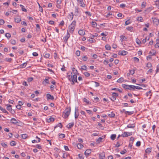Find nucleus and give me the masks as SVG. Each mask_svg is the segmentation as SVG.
<instances>
[{"label": "nucleus", "mask_w": 159, "mask_h": 159, "mask_svg": "<svg viewBox=\"0 0 159 159\" xmlns=\"http://www.w3.org/2000/svg\"><path fill=\"white\" fill-rule=\"evenodd\" d=\"M70 74L69 75V73H68L67 76L69 81L71 82V84L72 85H74L75 82L78 83L77 80V75H73L71 72H70Z\"/></svg>", "instance_id": "obj_1"}, {"label": "nucleus", "mask_w": 159, "mask_h": 159, "mask_svg": "<svg viewBox=\"0 0 159 159\" xmlns=\"http://www.w3.org/2000/svg\"><path fill=\"white\" fill-rule=\"evenodd\" d=\"M71 111L70 107H67L66 108L65 110L63 112L62 116L64 118H68L70 115Z\"/></svg>", "instance_id": "obj_2"}, {"label": "nucleus", "mask_w": 159, "mask_h": 159, "mask_svg": "<svg viewBox=\"0 0 159 159\" xmlns=\"http://www.w3.org/2000/svg\"><path fill=\"white\" fill-rule=\"evenodd\" d=\"M76 21L74 20L71 24L69 26V32L71 34H73L76 25Z\"/></svg>", "instance_id": "obj_3"}, {"label": "nucleus", "mask_w": 159, "mask_h": 159, "mask_svg": "<svg viewBox=\"0 0 159 159\" xmlns=\"http://www.w3.org/2000/svg\"><path fill=\"white\" fill-rule=\"evenodd\" d=\"M78 3L81 7L84 8L85 7V4L84 3L83 0H77Z\"/></svg>", "instance_id": "obj_4"}, {"label": "nucleus", "mask_w": 159, "mask_h": 159, "mask_svg": "<svg viewBox=\"0 0 159 159\" xmlns=\"http://www.w3.org/2000/svg\"><path fill=\"white\" fill-rule=\"evenodd\" d=\"M132 134V132H125L121 135V136L123 137H127L131 135Z\"/></svg>", "instance_id": "obj_5"}, {"label": "nucleus", "mask_w": 159, "mask_h": 159, "mask_svg": "<svg viewBox=\"0 0 159 159\" xmlns=\"http://www.w3.org/2000/svg\"><path fill=\"white\" fill-rule=\"evenodd\" d=\"M128 52L126 51L123 50L122 51H119L118 52V54L120 55H125L127 54Z\"/></svg>", "instance_id": "obj_6"}, {"label": "nucleus", "mask_w": 159, "mask_h": 159, "mask_svg": "<svg viewBox=\"0 0 159 159\" xmlns=\"http://www.w3.org/2000/svg\"><path fill=\"white\" fill-rule=\"evenodd\" d=\"M70 37V34L69 33L68 31H67V33L66 36L64 37V40L65 42H66L68 40V39Z\"/></svg>", "instance_id": "obj_7"}, {"label": "nucleus", "mask_w": 159, "mask_h": 159, "mask_svg": "<svg viewBox=\"0 0 159 159\" xmlns=\"http://www.w3.org/2000/svg\"><path fill=\"white\" fill-rule=\"evenodd\" d=\"M11 121L13 124H16L19 123L18 121L14 118H11Z\"/></svg>", "instance_id": "obj_8"}, {"label": "nucleus", "mask_w": 159, "mask_h": 159, "mask_svg": "<svg viewBox=\"0 0 159 159\" xmlns=\"http://www.w3.org/2000/svg\"><path fill=\"white\" fill-rule=\"evenodd\" d=\"M46 97L48 100H49V99L53 100L54 98V97L53 96L51 95L49 93H47L46 94Z\"/></svg>", "instance_id": "obj_9"}, {"label": "nucleus", "mask_w": 159, "mask_h": 159, "mask_svg": "<svg viewBox=\"0 0 159 159\" xmlns=\"http://www.w3.org/2000/svg\"><path fill=\"white\" fill-rule=\"evenodd\" d=\"M71 69L72 70V72H71L72 73H73L74 75H77V74H78V71L77 70L75 69V68L74 67H72ZM70 72H69V73H70ZM70 74V73H69V75Z\"/></svg>", "instance_id": "obj_10"}, {"label": "nucleus", "mask_w": 159, "mask_h": 159, "mask_svg": "<svg viewBox=\"0 0 159 159\" xmlns=\"http://www.w3.org/2000/svg\"><path fill=\"white\" fill-rule=\"evenodd\" d=\"M47 121L49 123L51 122L54 121V119L52 116H50L49 118H47Z\"/></svg>", "instance_id": "obj_11"}, {"label": "nucleus", "mask_w": 159, "mask_h": 159, "mask_svg": "<svg viewBox=\"0 0 159 159\" xmlns=\"http://www.w3.org/2000/svg\"><path fill=\"white\" fill-rule=\"evenodd\" d=\"M99 158L100 159H105V153L102 152L101 154H99Z\"/></svg>", "instance_id": "obj_12"}, {"label": "nucleus", "mask_w": 159, "mask_h": 159, "mask_svg": "<svg viewBox=\"0 0 159 159\" xmlns=\"http://www.w3.org/2000/svg\"><path fill=\"white\" fill-rule=\"evenodd\" d=\"M91 149H87L84 152L85 155L87 157L91 153Z\"/></svg>", "instance_id": "obj_13"}, {"label": "nucleus", "mask_w": 159, "mask_h": 159, "mask_svg": "<svg viewBox=\"0 0 159 159\" xmlns=\"http://www.w3.org/2000/svg\"><path fill=\"white\" fill-rule=\"evenodd\" d=\"M74 125V122H72L71 123H70L68 124L66 126V127L70 129L73 127Z\"/></svg>", "instance_id": "obj_14"}, {"label": "nucleus", "mask_w": 159, "mask_h": 159, "mask_svg": "<svg viewBox=\"0 0 159 159\" xmlns=\"http://www.w3.org/2000/svg\"><path fill=\"white\" fill-rule=\"evenodd\" d=\"M15 21L16 23H19L21 21V18L20 16H17L15 18Z\"/></svg>", "instance_id": "obj_15"}, {"label": "nucleus", "mask_w": 159, "mask_h": 159, "mask_svg": "<svg viewBox=\"0 0 159 159\" xmlns=\"http://www.w3.org/2000/svg\"><path fill=\"white\" fill-rule=\"evenodd\" d=\"M69 156V154L68 153L66 152H64L63 153L62 157L64 158H66L68 157Z\"/></svg>", "instance_id": "obj_16"}, {"label": "nucleus", "mask_w": 159, "mask_h": 159, "mask_svg": "<svg viewBox=\"0 0 159 159\" xmlns=\"http://www.w3.org/2000/svg\"><path fill=\"white\" fill-rule=\"evenodd\" d=\"M78 33L80 35H84L85 34V32L82 30H79Z\"/></svg>", "instance_id": "obj_17"}, {"label": "nucleus", "mask_w": 159, "mask_h": 159, "mask_svg": "<svg viewBox=\"0 0 159 159\" xmlns=\"http://www.w3.org/2000/svg\"><path fill=\"white\" fill-rule=\"evenodd\" d=\"M122 87L124 89H129V85H128L125 84H122Z\"/></svg>", "instance_id": "obj_18"}, {"label": "nucleus", "mask_w": 159, "mask_h": 159, "mask_svg": "<svg viewBox=\"0 0 159 159\" xmlns=\"http://www.w3.org/2000/svg\"><path fill=\"white\" fill-rule=\"evenodd\" d=\"M152 151L151 148H148L147 149H146L145 152L147 154H149L150 152H151Z\"/></svg>", "instance_id": "obj_19"}, {"label": "nucleus", "mask_w": 159, "mask_h": 159, "mask_svg": "<svg viewBox=\"0 0 159 159\" xmlns=\"http://www.w3.org/2000/svg\"><path fill=\"white\" fill-rule=\"evenodd\" d=\"M0 110H1L3 112L5 113L8 114V112H7L5 109L3 108L2 107L0 106Z\"/></svg>", "instance_id": "obj_20"}, {"label": "nucleus", "mask_w": 159, "mask_h": 159, "mask_svg": "<svg viewBox=\"0 0 159 159\" xmlns=\"http://www.w3.org/2000/svg\"><path fill=\"white\" fill-rule=\"evenodd\" d=\"M153 21V23H155L156 25H158L159 23V20L157 19L154 18Z\"/></svg>", "instance_id": "obj_21"}, {"label": "nucleus", "mask_w": 159, "mask_h": 159, "mask_svg": "<svg viewBox=\"0 0 159 159\" xmlns=\"http://www.w3.org/2000/svg\"><path fill=\"white\" fill-rule=\"evenodd\" d=\"M108 115L111 118H114L115 116V114L113 112H111L110 114H108Z\"/></svg>", "instance_id": "obj_22"}, {"label": "nucleus", "mask_w": 159, "mask_h": 159, "mask_svg": "<svg viewBox=\"0 0 159 159\" xmlns=\"http://www.w3.org/2000/svg\"><path fill=\"white\" fill-rule=\"evenodd\" d=\"M129 90H135V86L133 85H129Z\"/></svg>", "instance_id": "obj_23"}, {"label": "nucleus", "mask_w": 159, "mask_h": 159, "mask_svg": "<svg viewBox=\"0 0 159 159\" xmlns=\"http://www.w3.org/2000/svg\"><path fill=\"white\" fill-rule=\"evenodd\" d=\"M126 30L128 31L132 32L133 30V28L131 26H128L126 28Z\"/></svg>", "instance_id": "obj_24"}, {"label": "nucleus", "mask_w": 159, "mask_h": 159, "mask_svg": "<svg viewBox=\"0 0 159 159\" xmlns=\"http://www.w3.org/2000/svg\"><path fill=\"white\" fill-rule=\"evenodd\" d=\"M135 126L134 124H129L127 125V127L128 128H133Z\"/></svg>", "instance_id": "obj_25"}, {"label": "nucleus", "mask_w": 159, "mask_h": 159, "mask_svg": "<svg viewBox=\"0 0 159 159\" xmlns=\"http://www.w3.org/2000/svg\"><path fill=\"white\" fill-rule=\"evenodd\" d=\"M116 134H112L110 137L111 139L112 140H114L116 138Z\"/></svg>", "instance_id": "obj_26"}, {"label": "nucleus", "mask_w": 159, "mask_h": 159, "mask_svg": "<svg viewBox=\"0 0 159 159\" xmlns=\"http://www.w3.org/2000/svg\"><path fill=\"white\" fill-rule=\"evenodd\" d=\"M146 5V2H142L141 7L142 8H144L145 7Z\"/></svg>", "instance_id": "obj_27"}, {"label": "nucleus", "mask_w": 159, "mask_h": 159, "mask_svg": "<svg viewBox=\"0 0 159 159\" xmlns=\"http://www.w3.org/2000/svg\"><path fill=\"white\" fill-rule=\"evenodd\" d=\"M20 6L21 8V9L22 11L26 12L27 11V10L25 8L24 6L22 5H20Z\"/></svg>", "instance_id": "obj_28"}, {"label": "nucleus", "mask_w": 159, "mask_h": 159, "mask_svg": "<svg viewBox=\"0 0 159 159\" xmlns=\"http://www.w3.org/2000/svg\"><path fill=\"white\" fill-rule=\"evenodd\" d=\"M78 9L77 7H75V15L78 16Z\"/></svg>", "instance_id": "obj_29"}, {"label": "nucleus", "mask_w": 159, "mask_h": 159, "mask_svg": "<svg viewBox=\"0 0 159 159\" xmlns=\"http://www.w3.org/2000/svg\"><path fill=\"white\" fill-rule=\"evenodd\" d=\"M124 81V79L122 77H121L118 79L117 81V82L118 83H121L123 82Z\"/></svg>", "instance_id": "obj_30"}, {"label": "nucleus", "mask_w": 159, "mask_h": 159, "mask_svg": "<svg viewBox=\"0 0 159 159\" xmlns=\"http://www.w3.org/2000/svg\"><path fill=\"white\" fill-rule=\"evenodd\" d=\"M105 48L107 50H110L111 49V46L108 44L106 45L105 46Z\"/></svg>", "instance_id": "obj_31"}, {"label": "nucleus", "mask_w": 159, "mask_h": 159, "mask_svg": "<svg viewBox=\"0 0 159 159\" xmlns=\"http://www.w3.org/2000/svg\"><path fill=\"white\" fill-rule=\"evenodd\" d=\"M6 106H7V109L8 111H9V110L11 109V105L9 104H7L6 105Z\"/></svg>", "instance_id": "obj_32"}, {"label": "nucleus", "mask_w": 159, "mask_h": 159, "mask_svg": "<svg viewBox=\"0 0 159 159\" xmlns=\"http://www.w3.org/2000/svg\"><path fill=\"white\" fill-rule=\"evenodd\" d=\"M77 147L78 148L81 149L83 147V146L81 143H79L77 145Z\"/></svg>", "instance_id": "obj_33"}, {"label": "nucleus", "mask_w": 159, "mask_h": 159, "mask_svg": "<svg viewBox=\"0 0 159 159\" xmlns=\"http://www.w3.org/2000/svg\"><path fill=\"white\" fill-rule=\"evenodd\" d=\"M5 36L8 39H9L11 37V35L9 33H6L5 34Z\"/></svg>", "instance_id": "obj_34"}, {"label": "nucleus", "mask_w": 159, "mask_h": 159, "mask_svg": "<svg viewBox=\"0 0 159 159\" xmlns=\"http://www.w3.org/2000/svg\"><path fill=\"white\" fill-rule=\"evenodd\" d=\"M27 137V135L25 134H23L21 135V137L23 139H26Z\"/></svg>", "instance_id": "obj_35"}, {"label": "nucleus", "mask_w": 159, "mask_h": 159, "mask_svg": "<svg viewBox=\"0 0 159 159\" xmlns=\"http://www.w3.org/2000/svg\"><path fill=\"white\" fill-rule=\"evenodd\" d=\"M103 138L102 137H100L98 139H97L96 142L98 143H99L102 141Z\"/></svg>", "instance_id": "obj_36"}, {"label": "nucleus", "mask_w": 159, "mask_h": 159, "mask_svg": "<svg viewBox=\"0 0 159 159\" xmlns=\"http://www.w3.org/2000/svg\"><path fill=\"white\" fill-rule=\"evenodd\" d=\"M69 16L70 17V18L71 19V20H72L73 18L74 15L73 13L72 12L70 13L69 15Z\"/></svg>", "instance_id": "obj_37"}, {"label": "nucleus", "mask_w": 159, "mask_h": 159, "mask_svg": "<svg viewBox=\"0 0 159 159\" xmlns=\"http://www.w3.org/2000/svg\"><path fill=\"white\" fill-rule=\"evenodd\" d=\"M120 40H121V41L122 42L123 40H125L126 38L125 37L124 35H121L120 36Z\"/></svg>", "instance_id": "obj_38"}, {"label": "nucleus", "mask_w": 159, "mask_h": 159, "mask_svg": "<svg viewBox=\"0 0 159 159\" xmlns=\"http://www.w3.org/2000/svg\"><path fill=\"white\" fill-rule=\"evenodd\" d=\"M129 73L131 75H133L135 73V70L134 69H132L129 70Z\"/></svg>", "instance_id": "obj_39"}, {"label": "nucleus", "mask_w": 159, "mask_h": 159, "mask_svg": "<svg viewBox=\"0 0 159 159\" xmlns=\"http://www.w3.org/2000/svg\"><path fill=\"white\" fill-rule=\"evenodd\" d=\"M156 53V51L154 50H152V51H150L149 52V54H151L152 56H153L155 55Z\"/></svg>", "instance_id": "obj_40"}, {"label": "nucleus", "mask_w": 159, "mask_h": 159, "mask_svg": "<svg viewBox=\"0 0 159 159\" xmlns=\"http://www.w3.org/2000/svg\"><path fill=\"white\" fill-rule=\"evenodd\" d=\"M65 137V135L63 134H61L59 135V137L61 139H63Z\"/></svg>", "instance_id": "obj_41"}, {"label": "nucleus", "mask_w": 159, "mask_h": 159, "mask_svg": "<svg viewBox=\"0 0 159 159\" xmlns=\"http://www.w3.org/2000/svg\"><path fill=\"white\" fill-rule=\"evenodd\" d=\"M16 143L15 141H12L11 142L10 145L11 146H14L16 145Z\"/></svg>", "instance_id": "obj_42"}, {"label": "nucleus", "mask_w": 159, "mask_h": 159, "mask_svg": "<svg viewBox=\"0 0 159 159\" xmlns=\"http://www.w3.org/2000/svg\"><path fill=\"white\" fill-rule=\"evenodd\" d=\"M146 66L148 68L150 67H152L151 63L150 62L148 63L147 64Z\"/></svg>", "instance_id": "obj_43"}, {"label": "nucleus", "mask_w": 159, "mask_h": 159, "mask_svg": "<svg viewBox=\"0 0 159 159\" xmlns=\"http://www.w3.org/2000/svg\"><path fill=\"white\" fill-rule=\"evenodd\" d=\"M88 57L87 56H84L82 57V59L84 61H86L88 60Z\"/></svg>", "instance_id": "obj_44"}, {"label": "nucleus", "mask_w": 159, "mask_h": 159, "mask_svg": "<svg viewBox=\"0 0 159 159\" xmlns=\"http://www.w3.org/2000/svg\"><path fill=\"white\" fill-rule=\"evenodd\" d=\"M92 25L93 27H95L97 25V23L95 22L92 21Z\"/></svg>", "instance_id": "obj_45"}, {"label": "nucleus", "mask_w": 159, "mask_h": 159, "mask_svg": "<svg viewBox=\"0 0 159 159\" xmlns=\"http://www.w3.org/2000/svg\"><path fill=\"white\" fill-rule=\"evenodd\" d=\"M1 144L4 148H7V145L5 143H2Z\"/></svg>", "instance_id": "obj_46"}, {"label": "nucleus", "mask_w": 159, "mask_h": 159, "mask_svg": "<svg viewBox=\"0 0 159 159\" xmlns=\"http://www.w3.org/2000/svg\"><path fill=\"white\" fill-rule=\"evenodd\" d=\"M125 114H128L129 115H131L133 114V112L132 111H125Z\"/></svg>", "instance_id": "obj_47"}, {"label": "nucleus", "mask_w": 159, "mask_h": 159, "mask_svg": "<svg viewBox=\"0 0 159 159\" xmlns=\"http://www.w3.org/2000/svg\"><path fill=\"white\" fill-rule=\"evenodd\" d=\"M136 43L138 44H139L141 43V42L140 40L138 38H137L136 39Z\"/></svg>", "instance_id": "obj_48"}, {"label": "nucleus", "mask_w": 159, "mask_h": 159, "mask_svg": "<svg viewBox=\"0 0 159 159\" xmlns=\"http://www.w3.org/2000/svg\"><path fill=\"white\" fill-rule=\"evenodd\" d=\"M44 83H45L47 84H49V81L47 79H45L43 81V84H44Z\"/></svg>", "instance_id": "obj_49"}, {"label": "nucleus", "mask_w": 159, "mask_h": 159, "mask_svg": "<svg viewBox=\"0 0 159 159\" xmlns=\"http://www.w3.org/2000/svg\"><path fill=\"white\" fill-rule=\"evenodd\" d=\"M84 74L86 77H89L90 75V74L88 72H85Z\"/></svg>", "instance_id": "obj_50"}, {"label": "nucleus", "mask_w": 159, "mask_h": 159, "mask_svg": "<svg viewBox=\"0 0 159 159\" xmlns=\"http://www.w3.org/2000/svg\"><path fill=\"white\" fill-rule=\"evenodd\" d=\"M85 13L86 14L88 15L89 16H92L91 13L89 11H86L85 12Z\"/></svg>", "instance_id": "obj_51"}, {"label": "nucleus", "mask_w": 159, "mask_h": 159, "mask_svg": "<svg viewBox=\"0 0 159 159\" xmlns=\"http://www.w3.org/2000/svg\"><path fill=\"white\" fill-rule=\"evenodd\" d=\"M5 23L3 19L0 20V25H3Z\"/></svg>", "instance_id": "obj_52"}, {"label": "nucleus", "mask_w": 159, "mask_h": 159, "mask_svg": "<svg viewBox=\"0 0 159 159\" xmlns=\"http://www.w3.org/2000/svg\"><path fill=\"white\" fill-rule=\"evenodd\" d=\"M80 52L79 50L75 52V54L77 56H80Z\"/></svg>", "instance_id": "obj_53"}, {"label": "nucleus", "mask_w": 159, "mask_h": 159, "mask_svg": "<svg viewBox=\"0 0 159 159\" xmlns=\"http://www.w3.org/2000/svg\"><path fill=\"white\" fill-rule=\"evenodd\" d=\"M11 43L13 44V45H15L16 43V41L15 40H11Z\"/></svg>", "instance_id": "obj_54"}, {"label": "nucleus", "mask_w": 159, "mask_h": 159, "mask_svg": "<svg viewBox=\"0 0 159 159\" xmlns=\"http://www.w3.org/2000/svg\"><path fill=\"white\" fill-rule=\"evenodd\" d=\"M87 68V67L85 65L81 67V69L82 70H86Z\"/></svg>", "instance_id": "obj_55"}, {"label": "nucleus", "mask_w": 159, "mask_h": 159, "mask_svg": "<svg viewBox=\"0 0 159 159\" xmlns=\"http://www.w3.org/2000/svg\"><path fill=\"white\" fill-rule=\"evenodd\" d=\"M134 60L136 62H138L139 61V59L135 57H134Z\"/></svg>", "instance_id": "obj_56"}, {"label": "nucleus", "mask_w": 159, "mask_h": 159, "mask_svg": "<svg viewBox=\"0 0 159 159\" xmlns=\"http://www.w3.org/2000/svg\"><path fill=\"white\" fill-rule=\"evenodd\" d=\"M27 64L26 62L24 63L21 65L22 68H24L26 67Z\"/></svg>", "instance_id": "obj_57"}, {"label": "nucleus", "mask_w": 159, "mask_h": 159, "mask_svg": "<svg viewBox=\"0 0 159 159\" xmlns=\"http://www.w3.org/2000/svg\"><path fill=\"white\" fill-rule=\"evenodd\" d=\"M112 96L116 97H117L118 96V94L116 93H112Z\"/></svg>", "instance_id": "obj_58"}, {"label": "nucleus", "mask_w": 159, "mask_h": 159, "mask_svg": "<svg viewBox=\"0 0 159 159\" xmlns=\"http://www.w3.org/2000/svg\"><path fill=\"white\" fill-rule=\"evenodd\" d=\"M130 24V22L129 20H127L125 22V25H127Z\"/></svg>", "instance_id": "obj_59"}, {"label": "nucleus", "mask_w": 159, "mask_h": 159, "mask_svg": "<svg viewBox=\"0 0 159 159\" xmlns=\"http://www.w3.org/2000/svg\"><path fill=\"white\" fill-rule=\"evenodd\" d=\"M78 156L80 159H84L83 156L81 154H79Z\"/></svg>", "instance_id": "obj_60"}, {"label": "nucleus", "mask_w": 159, "mask_h": 159, "mask_svg": "<svg viewBox=\"0 0 159 159\" xmlns=\"http://www.w3.org/2000/svg\"><path fill=\"white\" fill-rule=\"evenodd\" d=\"M86 48L85 47L83 46H81L80 47V49L83 51L85 50Z\"/></svg>", "instance_id": "obj_61"}, {"label": "nucleus", "mask_w": 159, "mask_h": 159, "mask_svg": "<svg viewBox=\"0 0 159 159\" xmlns=\"http://www.w3.org/2000/svg\"><path fill=\"white\" fill-rule=\"evenodd\" d=\"M64 20H62V21H61V23L59 24V25L60 26H62L64 25Z\"/></svg>", "instance_id": "obj_62"}, {"label": "nucleus", "mask_w": 159, "mask_h": 159, "mask_svg": "<svg viewBox=\"0 0 159 159\" xmlns=\"http://www.w3.org/2000/svg\"><path fill=\"white\" fill-rule=\"evenodd\" d=\"M36 147L39 149H41L42 148L41 146L39 144H37L36 145Z\"/></svg>", "instance_id": "obj_63"}, {"label": "nucleus", "mask_w": 159, "mask_h": 159, "mask_svg": "<svg viewBox=\"0 0 159 159\" xmlns=\"http://www.w3.org/2000/svg\"><path fill=\"white\" fill-rule=\"evenodd\" d=\"M84 101L88 104H89V101L86 98H84L83 99Z\"/></svg>", "instance_id": "obj_64"}]
</instances>
